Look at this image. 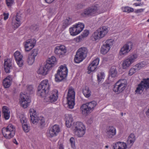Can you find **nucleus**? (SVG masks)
I'll return each instance as SVG.
<instances>
[{"label": "nucleus", "mask_w": 149, "mask_h": 149, "mask_svg": "<svg viewBox=\"0 0 149 149\" xmlns=\"http://www.w3.org/2000/svg\"><path fill=\"white\" fill-rule=\"evenodd\" d=\"M27 92L26 93H21L20 96V103L21 106L24 108H26L29 106L31 101L30 99L29 94L33 93V87L31 85L27 86Z\"/></svg>", "instance_id": "1"}, {"label": "nucleus", "mask_w": 149, "mask_h": 149, "mask_svg": "<svg viewBox=\"0 0 149 149\" xmlns=\"http://www.w3.org/2000/svg\"><path fill=\"white\" fill-rule=\"evenodd\" d=\"M108 31V27L102 26L97 29L92 35L91 40L93 41H96L104 37Z\"/></svg>", "instance_id": "2"}, {"label": "nucleus", "mask_w": 149, "mask_h": 149, "mask_svg": "<svg viewBox=\"0 0 149 149\" xmlns=\"http://www.w3.org/2000/svg\"><path fill=\"white\" fill-rule=\"evenodd\" d=\"M106 10V9L102 10L101 8L97 5H94L84 9L83 14L88 16H93L104 12Z\"/></svg>", "instance_id": "3"}, {"label": "nucleus", "mask_w": 149, "mask_h": 149, "mask_svg": "<svg viewBox=\"0 0 149 149\" xmlns=\"http://www.w3.org/2000/svg\"><path fill=\"white\" fill-rule=\"evenodd\" d=\"M50 88V85L47 80L42 81L39 85L37 94L41 97H43L48 93Z\"/></svg>", "instance_id": "4"}, {"label": "nucleus", "mask_w": 149, "mask_h": 149, "mask_svg": "<svg viewBox=\"0 0 149 149\" xmlns=\"http://www.w3.org/2000/svg\"><path fill=\"white\" fill-rule=\"evenodd\" d=\"M30 119L31 122L34 124L38 123L39 126L42 128L45 125V120L44 118L38 117L36 110L31 109L29 111Z\"/></svg>", "instance_id": "5"}, {"label": "nucleus", "mask_w": 149, "mask_h": 149, "mask_svg": "<svg viewBox=\"0 0 149 149\" xmlns=\"http://www.w3.org/2000/svg\"><path fill=\"white\" fill-rule=\"evenodd\" d=\"M59 68L55 75V80L57 82H60L66 78L68 73V69L65 65H61Z\"/></svg>", "instance_id": "6"}, {"label": "nucleus", "mask_w": 149, "mask_h": 149, "mask_svg": "<svg viewBox=\"0 0 149 149\" xmlns=\"http://www.w3.org/2000/svg\"><path fill=\"white\" fill-rule=\"evenodd\" d=\"M88 52L87 49L85 47L79 48L76 52L74 58L75 63H79L82 61L86 57Z\"/></svg>", "instance_id": "7"}, {"label": "nucleus", "mask_w": 149, "mask_h": 149, "mask_svg": "<svg viewBox=\"0 0 149 149\" xmlns=\"http://www.w3.org/2000/svg\"><path fill=\"white\" fill-rule=\"evenodd\" d=\"M73 128L75 134L78 137H82L85 133V126L81 122H77L74 123Z\"/></svg>", "instance_id": "8"}, {"label": "nucleus", "mask_w": 149, "mask_h": 149, "mask_svg": "<svg viewBox=\"0 0 149 149\" xmlns=\"http://www.w3.org/2000/svg\"><path fill=\"white\" fill-rule=\"evenodd\" d=\"M75 94L74 88L72 87L68 88L66 98L68 107L70 109H72L74 107L75 105Z\"/></svg>", "instance_id": "9"}, {"label": "nucleus", "mask_w": 149, "mask_h": 149, "mask_svg": "<svg viewBox=\"0 0 149 149\" xmlns=\"http://www.w3.org/2000/svg\"><path fill=\"white\" fill-rule=\"evenodd\" d=\"M2 132L3 136L6 138L10 139L15 134V128L12 124H10L6 128H3Z\"/></svg>", "instance_id": "10"}, {"label": "nucleus", "mask_w": 149, "mask_h": 149, "mask_svg": "<svg viewBox=\"0 0 149 149\" xmlns=\"http://www.w3.org/2000/svg\"><path fill=\"white\" fill-rule=\"evenodd\" d=\"M97 105V102L93 101L83 104L81 107L82 113L84 114H87L91 113Z\"/></svg>", "instance_id": "11"}, {"label": "nucleus", "mask_w": 149, "mask_h": 149, "mask_svg": "<svg viewBox=\"0 0 149 149\" xmlns=\"http://www.w3.org/2000/svg\"><path fill=\"white\" fill-rule=\"evenodd\" d=\"M126 84L127 81L125 79L120 80L114 85L113 90L117 93H120L125 89Z\"/></svg>", "instance_id": "12"}, {"label": "nucleus", "mask_w": 149, "mask_h": 149, "mask_svg": "<svg viewBox=\"0 0 149 149\" xmlns=\"http://www.w3.org/2000/svg\"><path fill=\"white\" fill-rule=\"evenodd\" d=\"M44 97V102H52L56 101L58 98V91L56 89L54 90L50 93L43 97Z\"/></svg>", "instance_id": "13"}, {"label": "nucleus", "mask_w": 149, "mask_h": 149, "mask_svg": "<svg viewBox=\"0 0 149 149\" xmlns=\"http://www.w3.org/2000/svg\"><path fill=\"white\" fill-rule=\"evenodd\" d=\"M149 88V79H144L138 85L135 92L138 94H141L144 89L146 90Z\"/></svg>", "instance_id": "14"}, {"label": "nucleus", "mask_w": 149, "mask_h": 149, "mask_svg": "<svg viewBox=\"0 0 149 149\" xmlns=\"http://www.w3.org/2000/svg\"><path fill=\"white\" fill-rule=\"evenodd\" d=\"M114 41L113 39H110L106 40L103 44L100 49L102 54H106L110 50L111 47Z\"/></svg>", "instance_id": "15"}, {"label": "nucleus", "mask_w": 149, "mask_h": 149, "mask_svg": "<svg viewBox=\"0 0 149 149\" xmlns=\"http://www.w3.org/2000/svg\"><path fill=\"white\" fill-rule=\"evenodd\" d=\"M133 46L132 42L127 43L123 45L121 48L119 52V54L121 56H124L127 55L131 50Z\"/></svg>", "instance_id": "16"}, {"label": "nucleus", "mask_w": 149, "mask_h": 149, "mask_svg": "<svg viewBox=\"0 0 149 149\" xmlns=\"http://www.w3.org/2000/svg\"><path fill=\"white\" fill-rule=\"evenodd\" d=\"M99 58H97L89 64L88 67V74H90L91 72L95 71L97 66L99 64Z\"/></svg>", "instance_id": "17"}, {"label": "nucleus", "mask_w": 149, "mask_h": 149, "mask_svg": "<svg viewBox=\"0 0 149 149\" xmlns=\"http://www.w3.org/2000/svg\"><path fill=\"white\" fill-rule=\"evenodd\" d=\"M14 56L16 63L19 67H22L24 63V61L22 60L23 57L22 55L19 51H17L14 53Z\"/></svg>", "instance_id": "18"}, {"label": "nucleus", "mask_w": 149, "mask_h": 149, "mask_svg": "<svg viewBox=\"0 0 149 149\" xmlns=\"http://www.w3.org/2000/svg\"><path fill=\"white\" fill-rule=\"evenodd\" d=\"M116 128L112 126H110L107 127L106 130V136L108 138H112L116 134Z\"/></svg>", "instance_id": "19"}, {"label": "nucleus", "mask_w": 149, "mask_h": 149, "mask_svg": "<svg viewBox=\"0 0 149 149\" xmlns=\"http://www.w3.org/2000/svg\"><path fill=\"white\" fill-rule=\"evenodd\" d=\"M36 42V39L34 38L27 40L24 44L25 50L27 52L30 51L34 46Z\"/></svg>", "instance_id": "20"}, {"label": "nucleus", "mask_w": 149, "mask_h": 149, "mask_svg": "<svg viewBox=\"0 0 149 149\" xmlns=\"http://www.w3.org/2000/svg\"><path fill=\"white\" fill-rule=\"evenodd\" d=\"M55 53L59 56L64 55L66 52L65 47L63 45L56 46L54 50Z\"/></svg>", "instance_id": "21"}, {"label": "nucleus", "mask_w": 149, "mask_h": 149, "mask_svg": "<svg viewBox=\"0 0 149 149\" xmlns=\"http://www.w3.org/2000/svg\"><path fill=\"white\" fill-rule=\"evenodd\" d=\"M4 70L6 73H9L12 69V61L10 59H7L4 61Z\"/></svg>", "instance_id": "22"}, {"label": "nucleus", "mask_w": 149, "mask_h": 149, "mask_svg": "<svg viewBox=\"0 0 149 149\" xmlns=\"http://www.w3.org/2000/svg\"><path fill=\"white\" fill-rule=\"evenodd\" d=\"M48 68L45 64L43 66H41L38 70L37 72L39 74L45 75L47 74L48 71L50 69Z\"/></svg>", "instance_id": "23"}, {"label": "nucleus", "mask_w": 149, "mask_h": 149, "mask_svg": "<svg viewBox=\"0 0 149 149\" xmlns=\"http://www.w3.org/2000/svg\"><path fill=\"white\" fill-rule=\"evenodd\" d=\"M56 62V58L54 56H52L48 58L45 65L47 67H48V68H49L50 69L54 65Z\"/></svg>", "instance_id": "24"}, {"label": "nucleus", "mask_w": 149, "mask_h": 149, "mask_svg": "<svg viewBox=\"0 0 149 149\" xmlns=\"http://www.w3.org/2000/svg\"><path fill=\"white\" fill-rule=\"evenodd\" d=\"M12 78L10 75L8 76L5 78L3 81V85L5 88H9L11 83Z\"/></svg>", "instance_id": "25"}, {"label": "nucleus", "mask_w": 149, "mask_h": 149, "mask_svg": "<svg viewBox=\"0 0 149 149\" xmlns=\"http://www.w3.org/2000/svg\"><path fill=\"white\" fill-rule=\"evenodd\" d=\"M117 71L116 70V68L113 67L111 68L110 72V75L109 77V79L110 80L111 82L113 81L114 80L115 78L117 75Z\"/></svg>", "instance_id": "26"}, {"label": "nucleus", "mask_w": 149, "mask_h": 149, "mask_svg": "<svg viewBox=\"0 0 149 149\" xmlns=\"http://www.w3.org/2000/svg\"><path fill=\"white\" fill-rule=\"evenodd\" d=\"M114 149H126V144L124 143L120 142H116L113 146Z\"/></svg>", "instance_id": "27"}, {"label": "nucleus", "mask_w": 149, "mask_h": 149, "mask_svg": "<svg viewBox=\"0 0 149 149\" xmlns=\"http://www.w3.org/2000/svg\"><path fill=\"white\" fill-rule=\"evenodd\" d=\"M65 124L68 127H70L72 124L73 119L72 115L70 114H68L65 115Z\"/></svg>", "instance_id": "28"}, {"label": "nucleus", "mask_w": 149, "mask_h": 149, "mask_svg": "<svg viewBox=\"0 0 149 149\" xmlns=\"http://www.w3.org/2000/svg\"><path fill=\"white\" fill-rule=\"evenodd\" d=\"M4 118L6 120H8L10 117V111L8 107L4 106L2 108Z\"/></svg>", "instance_id": "29"}, {"label": "nucleus", "mask_w": 149, "mask_h": 149, "mask_svg": "<svg viewBox=\"0 0 149 149\" xmlns=\"http://www.w3.org/2000/svg\"><path fill=\"white\" fill-rule=\"evenodd\" d=\"M82 92L86 97H89L91 95V91L88 86H86L83 88Z\"/></svg>", "instance_id": "30"}, {"label": "nucleus", "mask_w": 149, "mask_h": 149, "mask_svg": "<svg viewBox=\"0 0 149 149\" xmlns=\"http://www.w3.org/2000/svg\"><path fill=\"white\" fill-rule=\"evenodd\" d=\"M135 140V136L133 134H131L129 136L127 140V143L130 147L132 146Z\"/></svg>", "instance_id": "31"}, {"label": "nucleus", "mask_w": 149, "mask_h": 149, "mask_svg": "<svg viewBox=\"0 0 149 149\" xmlns=\"http://www.w3.org/2000/svg\"><path fill=\"white\" fill-rule=\"evenodd\" d=\"M132 63L127 58L124 60L122 63V67L123 69H126L129 67Z\"/></svg>", "instance_id": "32"}, {"label": "nucleus", "mask_w": 149, "mask_h": 149, "mask_svg": "<svg viewBox=\"0 0 149 149\" xmlns=\"http://www.w3.org/2000/svg\"><path fill=\"white\" fill-rule=\"evenodd\" d=\"M132 63L127 58L124 60L122 63V67L123 69H126L129 67Z\"/></svg>", "instance_id": "33"}, {"label": "nucleus", "mask_w": 149, "mask_h": 149, "mask_svg": "<svg viewBox=\"0 0 149 149\" xmlns=\"http://www.w3.org/2000/svg\"><path fill=\"white\" fill-rule=\"evenodd\" d=\"M73 27L70 28V33L71 35L72 36H75L77 35L79 33V32L78 31L74 25Z\"/></svg>", "instance_id": "34"}, {"label": "nucleus", "mask_w": 149, "mask_h": 149, "mask_svg": "<svg viewBox=\"0 0 149 149\" xmlns=\"http://www.w3.org/2000/svg\"><path fill=\"white\" fill-rule=\"evenodd\" d=\"M46 135L49 138H52L56 136V135L51 127H49L47 130Z\"/></svg>", "instance_id": "35"}, {"label": "nucleus", "mask_w": 149, "mask_h": 149, "mask_svg": "<svg viewBox=\"0 0 149 149\" xmlns=\"http://www.w3.org/2000/svg\"><path fill=\"white\" fill-rule=\"evenodd\" d=\"M78 31L80 33L83 29L84 27V24L83 23L78 22L74 25Z\"/></svg>", "instance_id": "36"}, {"label": "nucleus", "mask_w": 149, "mask_h": 149, "mask_svg": "<svg viewBox=\"0 0 149 149\" xmlns=\"http://www.w3.org/2000/svg\"><path fill=\"white\" fill-rule=\"evenodd\" d=\"M52 130L53 131L54 134L56 136L58 133H59L60 131V128L59 126L58 125H55L51 127Z\"/></svg>", "instance_id": "37"}, {"label": "nucleus", "mask_w": 149, "mask_h": 149, "mask_svg": "<svg viewBox=\"0 0 149 149\" xmlns=\"http://www.w3.org/2000/svg\"><path fill=\"white\" fill-rule=\"evenodd\" d=\"M138 57V56L137 54H134L129 56L128 58L132 63L136 61Z\"/></svg>", "instance_id": "38"}, {"label": "nucleus", "mask_w": 149, "mask_h": 149, "mask_svg": "<svg viewBox=\"0 0 149 149\" xmlns=\"http://www.w3.org/2000/svg\"><path fill=\"white\" fill-rule=\"evenodd\" d=\"M122 10L123 12H127L128 13L132 12L134 11V9L133 8L128 6L123 7Z\"/></svg>", "instance_id": "39"}, {"label": "nucleus", "mask_w": 149, "mask_h": 149, "mask_svg": "<svg viewBox=\"0 0 149 149\" xmlns=\"http://www.w3.org/2000/svg\"><path fill=\"white\" fill-rule=\"evenodd\" d=\"M105 77L104 73L103 72H100L97 75V80L98 82L103 81Z\"/></svg>", "instance_id": "40"}, {"label": "nucleus", "mask_w": 149, "mask_h": 149, "mask_svg": "<svg viewBox=\"0 0 149 149\" xmlns=\"http://www.w3.org/2000/svg\"><path fill=\"white\" fill-rule=\"evenodd\" d=\"M35 58L34 57L29 55L27 60L28 64L30 65L33 64L35 61Z\"/></svg>", "instance_id": "41"}, {"label": "nucleus", "mask_w": 149, "mask_h": 149, "mask_svg": "<svg viewBox=\"0 0 149 149\" xmlns=\"http://www.w3.org/2000/svg\"><path fill=\"white\" fill-rule=\"evenodd\" d=\"M71 23V20L70 18L69 19H65L63 23V27L65 28L69 25H70Z\"/></svg>", "instance_id": "42"}, {"label": "nucleus", "mask_w": 149, "mask_h": 149, "mask_svg": "<svg viewBox=\"0 0 149 149\" xmlns=\"http://www.w3.org/2000/svg\"><path fill=\"white\" fill-rule=\"evenodd\" d=\"M21 24V22H17V21L14 20V19H13L12 21V25L15 29L18 27Z\"/></svg>", "instance_id": "43"}, {"label": "nucleus", "mask_w": 149, "mask_h": 149, "mask_svg": "<svg viewBox=\"0 0 149 149\" xmlns=\"http://www.w3.org/2000/svg\"><path fill=\"white\" fill-rule=\"evenodd\" d=\"M22 124L23 129L24 131L26 132H28L30 130V127L27 123Z\"/></svg>", "instance_id": "44"}, {"label": "nucleus", "mask_w": 149, "mask_h": 149, "mask_svg": "<svg viewBox=\"0 0 149 149\" xmlns=\"http://www.w3.org/2000/svg\"><path fill=\"white\" fill-rule=\"evenodd\" d=\"M19 118L20 121L22 124L26 123L27 122V120L24 114H21L19 116Z\"/></svg>", "instance_id": "45"}, {"label": "nucleus", "mask_w": 149, "mask_h": 149, "mask_svg": "<svg viewBox=\"0 0 149 149\" xmlns=\"http://www.w3.org/2000/svg\"><path fill=\"white\" fill-rule=\"evenodd\" d=\"M38 54V50L37 49H33L31 52V53L29 55L35 58Z\"/></svg>", "instance_id": "46"}, {"label": "nucleus", "mask_w": 149, "mask_h": 149, "mask_svg": "<svg viewBox=\"0 0 149 149\" xmlns=\"http://www.w3.org/2000/svg\"><path fill=\"white\" fill-rule=\"evenodd\" d=\"M7 6L10 7L14 3V0H6Z\"/></svg>", "instance_id": "47"}, {"label": "nucleus", "mask_w": 149, "mask_h": 149, "mask_svg": "<svg viewBox=\"0 0 149 149\" xmlns=\"http://www.w3.org/2000/svg\"><path fill=\"white\" fill-rule=\"evenodd\" d=\"M70 143L71 144L72 147L74 148L75 147V140L73 137L70 138Z\"/></svg>", "instance_id": "48"}, {"label": "nucleus", "mask_w": 149, "mask_h": 149, "mask_svg": "<svg viewBox=\"0 0 149 149\" xmlns=\"http://www.w3.org/2000/svg\"><path fill=\"white\" fill-rule=\"evenodd\" d=\"M136 69L135 68H131L129 71L128 73L129 76H131L133 75L134 73H135L136 71Z\"/></svg>", "instance_id": "49"}, {"label": "nucleus", "mask_w": 149, "mask_h": 149, "mask_svg": "<svg viewBox=\"0 0 149 149\" xmlns=\"http://www.w3.org/2000/svg\"><path fill=\"white\" fill-rule=\"evenodd\" d=\"M21 19L22 17L21 15L19 13H17L15 19L14 20L17 21V22H21L20 20Z\"/></svg>", "instance_id": "50"}, {"label": "nucleus", "mask_w": 149, "mask_h": 149, "mask_svg": "<svg viewBox=\"0 0 149 149\" xmlns=\"http://www.w3.org/2000/svg\"><path fill=\"white\" fill-rule=\"evenodd\" d=\"M31 29L33 31H36L38 30V27L37 25H34L31 26Z\"/></svg>", "instance_id": "51"}, {"label": "nucleus", "mask_w": 149, "mask_h": 149, "mask_svg": "<svg viewBox=\"0 0 149 149\" xmlns=\"http://www.w3.org/2000/svg\"><path fill=\"white\" fill-rule=\"evenodd\" d=\"M89 34V31L88 30H86L84 31L82 34V36L85 37L87 36Z\"/></svg>", "instance_id": "52"}, {"label": "nucleus", "mask_w": 149, "mask_h": 149, "mask_svg": "<svg viewBox=\"0 0 149 149\" xmlns=\"http://www.w3.org/2000/svg\"><path fill=\"white\" fill-rule=\"evenodd\" d=\"M134 67L135 68V69L137 70H138L141 68L139 63L136 64V65L134 66Z\"/></svg>", "instance_id": "53"}, {"label": "nucleus", "mask_w": 149, "mask_h": 149, "mask_svg": "<svg viewBox=\"0 0 149 149\" xmlns=\"http://www.w3.org/2000/svg\"><path fill=\"white\" fill-rule=\"evenodd\" d=\"M139 64L141 68L144 67L146 65V63L144 61H142L141 62L139 63Z\"/></svg>", "instance_id": "54"}, {"label": "nucleus", "mask_w": 149, "mask_h": 149, "mask_svg": "<svg viewBox=\"0 0 149 149\" xmlns=\"http://www.w3.org/2000/svg\"><path fill=\"white\" fill-rule=\"evenodd\" d=\"M144 10V9H140L136 10L134 12L136 13H140L142 12Z\"/></svg>", "instance_id": "55"}, {"label": "nucleus", "mask_w": 149, "mask_h": 149, "mask_svg": "<svg viewBox=\"0 0 149 149\" xmlns=\"http://www.w3.org/2000/svg\"><path fill=\"white\" fill-rule=\"evenodd\" d=\"M3 15L4 16L3 19L4 20H6L8 19L9 16V14L8 13H4Z\"/></svg>", "instance_id": "56"}, {"label": "nucleus", "mask_w": 149, "mask_h": 149, "mask_svg": "<svg viewBox=\"0 0 149 149\" xmlns=\"http://www.w3.org/2000/svg\"><path fill=\"white\" fill-rule=\"evenodd\" d=\"M55 0H45L46 2L48 3H50L54 1Z\"/></svg>", "instance_id": "57"}, {"label": "nucleus", "mask_w": 149, "mask_h": 149, "mask_svg": "<svg viewBox=\"0 0 149 149\" xmlns=\"http://www.w3.org/2000/svg\"><path fill=\"white\" fill-rule=\"evenodd\" d=\"M133 5H134L135 6H142V4L140 3H135L133 4Z\"/></svg>", "instance_id": "58"}, {"label": "nucleus", "mask_w": 149, "mask_h": 149, "mask_svg": "<svg viewBox=\"0 0 149 149\" xmlns=\"http://www.w3.org/2000/svg\"><path fill=\"white\" fill-rule=\"evenodd\" d=\"M13 142L14 143L16 144L17 145L18 144V143H17V141L15 139H14L13 140Z\"/></svg>", "instance_id": "59"}, {"label": "nucleus", "mask_w": 149, "mask_h": 149, "mask_svg": "<svg viewBox=\"0 0 149 149\" xmlns=\"http://www.w3.org/2000/svg\"><path fill=\"white\" fill-rule=\"evenodd\" d=\"M76 40L78 42L80 41V40L81 39V37H79L76 38Z\"/></svg>", "instance_id": "60"}, {"label": "nucleus", "mask_w": 149, "mask_h": 149, "mask_svg": "<svg viewBox=\"0 0 149 149\" xmlns=\"http://www.w3.org/2000/svg\"><path fill=\"white\" fill-rule=\"evenodd\" d=\"M59 149H64L63 145L62 144L60 145Z\"/></svg>", "instance_id": "61"}, {"label": "nucleus", "mask_w": 149, "mask_h": 149, "mask_svg": "<svg viewBox=\"0 0 149 149\" xmlns=\"http://www.w3.org/2000/svg\"><path fill=\"white\" fill-rule=\"evenodd\" d=\"M108 148V146H105V148Z\"/></svg>", "instance_id": "62"}, {"label": "nucleus", "mask_w": 149, "mask_h": 149, "mask_svg": "<svg viewBox=\"0 0 149 149\" xmlns=\"http://www.w3.org/2000/svg\"><path fill=\"white\" fill-rule=\"evenodd\" d=\"M147 21V22H149V19H148Z\"/></svg>", "instance_id": "63"}, {"label": "nucleus", "mask_w": 149, "mask_h": 149, "mask_svg": "<svg viewBox=\"0 0 149 149\" xmlns=\"http://www.w3.org/2000/svg\"><path fill=\"white\" fill-rule=\"evenodd\" d=\"M121 115H122V116H123V113H121Z\"/></svg>", "instance_id": "64"}]
</instances>
